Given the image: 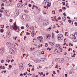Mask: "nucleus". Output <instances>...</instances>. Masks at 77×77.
Wrapping results in <instances>:
<instances>
[{
	"label": "nucleus",
	"mask_w": 77,
	"mask_h": 77,
	"mask_svg": "<svg viewBox=\"0 0 77 77\" xmlns=\"http://www.w3.org/2000/svg\"><path fill=\"white\" fill-rule=\"evenodd\" d=\"M19 14V9H17L15 10L14 13V15L15 17H17Z\"/></svg>",
	"instance_id": "f257e3e1"
},
{
	"label": "nucleus",
	"mask_w": 77,
	"mask_h": 77,
	"mask_svg": "<svg viewBox=\"0 0 77 77\" xmlns=\"http://www.w3.org/2000/svg\"><path fill=\"white\" fill-rule=\"evenodd\" d=\"M37 39H38L39 41H40L41 42H42V41H43V38L42 36H38L37 38Z\"/></svg>",
	"instance_id": "f03ea898"
},
{
	"label": "nucleus",
	"mask_w": 77,
	"mask_h": 77,
	"mask_svg": "<svg viewBox=\"0 0 77 77\" xmlns=\"http://www.w3.org/2000/svg\"><path fill=\"white\" fill-rule=\"evenodd\" d=\"M4 13L6 16H8V17H9L10 15L8 11H7L6 10H4Z\"/></svg>",
	"instance_id": "7ed1b4c3"
},
{
	"label": "nucleus",
	"mask_w": 77,
	"mask_h": 77,
	"mask_svg": "<svg viewBox=\"0 0 77 77\" xmlns=\"http://www.w3.org/2000/svg\"><path fill=\"white\" fill-rule=\"evenodd\" d=\"M13 29L14 30H17V26L16 25V22H15L14 23V26L13 27Z\"/></svg>",
	"instance_id": "20e7f679"
},
{
	"label": "nucleus",
	"mask_w": 77,
	"mask_h": 77,
	"mask_svg": "<svg viewBox=\"0 0 77 77\" xmlns=\"http://www.w3.org/2000/svg\"><path fill=\"white\" fill-rule=\"evenodd\" d=\"M58 36V39H59V40H61L62 38V35L61 34H59Z\"/></svg>",
	"instance_id": "39448f33"
},
{
	"label": "nucleus",
	"mask_w": 77,
	"mask_h": 77,
	"mask_svg": "<svg viewBox=\"0 0 77 77\" xmlns=\"http://www.w3.org/2000/svg\"><path fill=\"white\" fill-rule=\"evenodd\" d=\"M50 44L51 45V46H52L54 47H55V45H56L55 43L53 42H50Z\"/></svg>",
	"instance_id": "423d86ee"
},
{
	"label": "nucleus",
	"mask_w": 77,
	"mask_h": 77,
	"mask_svg": "<svg viewBox=\"0 0 77 77\" xmlns=\"http://www.w3.org/2000/svg\"><path fill=\"white\" fill-rule=\"evenodd\" d=\"M36 35V32H32L31 33V36L32 37L35 36Z\"/></svg>",
	"instance_id": "0eeeda50"
},
{
	"label": "nucleus",
	"mask_w": 77,
	"mask_h": 77,
	"mask_svg": "<svg viewBox=\"0 0 77 77\" xmlns=\"http://www.w3.org/2000/svg\"><path fill=\"white\" fill-rule=\"evenodd\" d=\"M50 37H51V35H50V34H48L46 35V38L47 39H49L50 38Z\"/></svg>",
	"instance_id": "6e6552de"
},
{
	"label": "nucleus",
	"mask_w": 77,
	"mask_h": 77,
	"mask_svg": "<svg viewBox=\"0 0 77 77\" xmlns=\"http://www.w3.org/2000/svg\"><path fill=\"white\" fill-rule=\"evenodd\" d=\"M19 68L20 70L21 71L23 69V64L20 65V66H19Z\"/></svg>",
	"instance_id": "1a4fd4ad"
},
{
	"label": "nucleus",
	"mask_w": 77,
	"mask_h": 77,
	"mask_svg": "<svg viewBox=\"0 0 77 77\" xmlns=\"http://www.w3.org/2000/svg\"><path fill=\"white\" fill-rule=\"evenodd\" d=\"M66 20V17H63L62 18V21H65Z\"/></svg>",
	"instance_id": "9d476101"
},
{
	"label": "nucleus",
	"mask_w": 77,
	"mask_h": 77,
	"mask_svg": "<svg viewBox=\"0 0 77 77\" xmlns=\"http://www.w3.org/2000/svg\"><path fill=\"white\" fill-rule=\"evenodd\" d=\"M26 17H27V15H26V14H23V16H22V18L23 19H25V18H26Z\"/></svg>",
	"instance_id": "9b49d317"
},
{
	"label": "nucleus",
	"mask_w": 77,
	"mask_h": 77,
	"mask_svg": "<svg viewBox=\"0 0 77 77\" xmlns=\"http://www.w3.org/2000/svg\"><path fill=\"white\" fill-rule=\"evenodd\" d=\"M6 44L8 46H11V43L10 42H7Z\"/></svg>",
	"instance_id": "f8f14e48"
},
{
	"label": "nucleus",
	"mask_w": 77,
	"mask_h": 77,
	"mask_svg": "<svg viewBox=\"0 0 77 77\" xmlns=\"http://www.w3.org/2000/svg\"><path fill=\"white\" fill-rule=\"evenodd\" d=\"M17 6L19 8H21V4L19 3L17 4Z\"/></svg>",
	"instance_id": "ddd939ff"
},
{
	"label": "nucleus",
	"mask_w": 77,
	"mask_h": 77,
	"mask_svg": "<svg viewBox=\"0 0 77 77\" xmlns=\"http://www.w3.org/2000/svg\"><path fill=\"white\" fill-rule=\"evenodd\" d=\"M25 48L24 47H23L22 48V50L23 52H24L25 51Z\"/></svg>",
	"instance_id": "4468645a"
},
{
	"label": "nucleus",
	"mask_w": 77,
	"mask_h": 77,
	"mask_svg": "<svg viewBox=\"0 0 77 77\" xmlns=\"http://www.w3.org/2000/svg\"><path fill=\"white\" fill-rule=\"evenodd\" d=\"M8 63H9V62H11V60H9V59H10V58H9V56L8 57Z\"/></svg>",
	"instance_id": "2eb2a0df"
},
{
	"label": "nucleus",
	"mask_w": 77,
	"mask_h": 77,
	"mask_svg": "<svg viewBox=\"0 0 77 77\" xmlns=\"http://www.w3.org/2000/svg\"><path fill=\"white\" fill-rule=\"evenodd\" d=\"M24 7H25V5L24 4H21V8H24Z\"/></svg>",
	"instance_id": "dca6fc26"
},
{
	"label": "nucleus",
	"mask_w": 77,
	"mask_h": 77,
	"mask_svg": "<svg viewBox=\"0 0 77 77\" xmlns=\"http://www.w3.org/2000/svg\"><path fill=\"white\" fill-rule=\"evenodd\" d=\"M48 22H47L45 21L43 23V24H45V25H47V23Z\"/></svg>",
	"instance_id": "f3484780"
},
{
	"label": "nucleus",
	"mask_w": 77,
	"mask_h": 77,
	"mask_svg": "<svg viewBox=\"0 0 77 77\" xmlns=\"http://www.w3.org/2000/svg\"><path fill=\"white\" fill-rule=\"evenodd\" d=\"M48 43H46L45 44V47H48Z\"/></svg>",
	"instance_id": "a211bd4d"
},
{
	"label": "nucleus",
	"mask_w": 77,
	"mask_h": 77,
	"mask_svg": "<svg viewBox=\"0 0 77 77\" xmlns=\"http://www.w3.org/2000/svg\"><path fill=\"white\" fill-rule=\"evenodd\" d=\"M33 49H35V48H31L30 49V50H31V51H33V50H33Z\"/></svg>",
	"instance_id": "6ab92c4d"
},
{
	"label": "nucleus",
	"mask_w": 77,
	"mask_h": 77,
	"mask_svg": "<svg viewBox=\"0 0 77 77\" xmlns=\"http://www.w3.org/2000/svg\"><path fill=\"white\" fill-rule=\"evenodd\" d=\"M0 32L1 33H3V32H4V29H1Z\"/></svg>",
	"instance_id": "aec40b11"
},
{
	"label": "nucleus",
	"mask_w": 77,
	"mask_h": 77,
	"mask_svg": "<svg viewBox=\"0 0 77 77\" xmlns=\"http://www.w3.org/2000/svg\"><path fill=\"white\" fill-rule=\"evenodd\" d=\"M54 52L55 54H56V53H57V51H54Z\"/></svg>",
	"instance_id": "412c9836"
},
{
	"label": "nucleus",
	"mask_w": 77,
	"mask_h": 77,
	"mask_svg": "<svg viewBox=\"0 0 77 77\" xmlns=\"http://www.w3.org/2000/svg\"><path fill=\"white\" fill-rule=\"evenodd\" d=\"M60 44H57L56 45V47H59V46H60Z\"/></svg>",
	"instance_id": "4be33fe9"
},
{
	"label": "nucleus",
	"mask_w": 77,
	"mask_h": 77,
	"mask_svg": "<svg viewBox=\"0 0 77 77\" xmlns=\"http://www.w3.org/2000/svg\"><path fill=\"white\" fill-rule=\"evenodd\" d=\"M68 21L69 23H71L72 22V21L71 20H68Z\"/></svg>",
	"instance_id": "5701e85b"
},
{
	"label": "nucleus",
	"mask_w": 77,
	"mask_h": 77,
	"mask_svg": "<svg viewBox=\"0 0 77 77\" xmlns=\"http://www.w3.org/2000/svg\"><path fill=\"white\" fill-rule=\"evenodd\" d=\"M43 61H47V59L45 58H44L43 59Z\"/></svg>",
	"instance_id": "b1692460"
},
{
	"label": "nucleus",
	"mask_w": 77,
	"mask_h": 77,
	"mask_svg": "<svg viewBox=\"0 0 77 77\" xmlns=\"http://www.w3.org/2000/svg\"><path fill=\"white\" fill-rule=\"evenodd\" d=\"M21 29H24V26H22L21 27Z\"/></svg>",
	"instance_id": "393cba45"
},
{
	"label": "nucleus",
	"mask_w": 77,
	"mask_h": 77,
	"mask_svg": "<svg viewBox=\"0 0 77 77\" xmlns=\"http://www.w3.org/2000/svg\"><path fill=\"white\" fill-rule=\"evenodd\" d=\"M5 6V5L4 3H3L2 4V5H1V7H3V6Z\"/></svg>",
	"instance_id": "a878e982"
},
{
	"label": "nucleus",
	"mask_w": 77,
	"mask_h": 77,
	"mask_svg": "<svg viewBox=\"0 0 77 77\" xmlns=\"http://www.w3.org/2000/svg\"><path fill=\"white\" fill-rule=\"evenodd\" d=\"M53 74H54V75H55L56 74V72L55 71H54L53 72Z\"/></svg>",
	"instance_id": "bb28decb"
},
{
	"label": "nucleus",
	"mask_w": 77,
	"mask_h": 77,
	"mask_svg": "<svg viewBox=\"0 0 77 77\" xmlns=\"http://www.w3.org/2000/svg\"><path fill=\"white\" fill-rule=\"evenodd\" d=\"M75 25V26H77V22H75L74 23Z\"/></svg>",
	"instance_id": "cd10ccee"
},
{
	"label": "nucleus",
	"mask_w": 77,
	"mask_h": 77,
	"mask_svg": "<svg viewBox=\"0 0 77 77\" xmlns=\"http://www.w3.org/2000/svg\"><path fill=\"white\" fill-rule=\"evenodd\" d=\"M47 6H48V7H50V6H51V5L48 4L47 5Z\"/></svg>",
	"instance_id": "c85d7f7f"
},
{
	"label": "nucleus",
	"mask_w": 77,
	"mask_h": 77,
	"mask_svg": "<svg viewBox=\"0 0 77 77\" xmlns=\"http://www.w3.org/2000/svg\"><path fill=\"white\" fill-rule=\"evenodd\" d=\"M63 10H64L66 9V8L65 7H63L62 8Z\"/></svg>",
	"instance_id": "c756f323"
},
{
	"label": "nucleus",
	"mask_w": 77,
	"mask_h": 77,
	"mask_svg": "<svg viewBox=\"0 0 77 77\" xmlns=\"http://www.w3.org/2000/svg\"><path fill=\"white\" fill-rule=\"evenodd\" d=\"M45 53L44 52V51H42L41 54H44Z\"/></svg>",
	"instance_id": "7c9ffc66"
},
{
	"label": "nucleus",
	"mask_w": 77,
	"mask_h": 77,
	"mask_svg": "<svg viewBox=\"0 0 77 77\" xmlns=\"http://www.w3.org/2000/svg\"><path fill=\"white\" fill-rule=\"evenodd\" d=\"M26 35H30V33H29V32H27Z\"/></svg>",
	"instance_id": "2f4dec72"
},
{
	"label": "nucleus",
	"mask_w": 77,
	"mask_h": 77,
	"mask_svg": "<svg viewBox=\"0 0 77 77\" xmlns=\"http://www.w3.org/2000/svg\"><path fill=\"white\" fill-rule=\"evenodd\" d=\"M4 62V60H2L1 61V62L2 63H3Z\"/></svg>",
	"instance_id": "473e14b6"
},
{
	"label": "nucleus",
	"mask_w": 77,
	"mask_h": 77,
	"mask_svg": "<svg viewBox=\"0 0 77 77\" xmlns=\"http://www.w3.org/2000/svg\"><path fill=\"white\" fill-rule=\"evenodd\" d=\"M9 68H11L12 67V66L11 65H10L9 66Z\"/></svg>",
	"instance_id": "72a5a7b5"
},
{
	"label": "nucleus",
	"mask_w": 77,
	"mask_h": 77,
	"mask_svg": "<svg viewBox=\"0 0 77 77\" xmlns=\"http://www.w3.org/2000/svg\"><path fill=\"white\" fill-rule=\"evenodd\" d=\"M15 48V49L17 47H16V45H14V47L13 48Z\"/></svg>",
	"instance_id": "f704fd0d"
},
{
	"label": "nucleus",
	"mask_w": 77,
	"mask_h": 77,
	"mask_svg": "<svg viewBox=\"0 0 77 77\" xmlns=\"http://www.w3.org/2000/svg\"><path fill=\"white\" fill-rule=\"evenodd\" d=\"M27 38L26 36H25L24 37V40H26V38Z\"/></svg>",
	"instance_id": "c9c22d12"
},
{
	"label": "nucleus",
	"mask_w": 77,
	"mask_h": 77,
	"mask_svg": "<svg viewBox=\"0 0 77 77\" xmlns=\"http://www.w3.org/2000/svg\"><path fill=\"white\" fill-rule=\"evenodd\" d=\"M54 35H52V39H53L54 38Z\"/></svg>",
	"instance_id": "e433bc0d"
},
{
	"label": "nucleus",
	"mask_w": 77,
	"mask_h": 77,
	"mask_svg": "<svg viewBox=\"0 0 77 77\" xmlns=\"http://www.w3.org/2000/svg\"><path fill=\"white\" fill-rule=\"evenodd\" d=\"M10 22L12 23V19H11L10 20Z\"/></svg>",
	"instance_id": "4c0bfd02"
},
{
	"label": "nucleus",
	"mask_w": 77,
	"mask_h": 77,
	"mask_svg": "<svg viewBox=\"0 0 77 77\" xmlns=\"http://www.w3.org/2000/svg\"><path fill=\"white\" fill-rule=\"evenodd\" d=\"M29 7H30V8L31 7H32V5H31V4H29Z\"/></svg>",
	"instance_id": "58836bf2"
},
{
	"label": "nucleus",
	"mask_w": 77,
	"mask_h": 77,
	"mask_svg": "<svg viewBox=\"0 0 77 77\" xmlns=\"http://www.w3.org/2000/svg\"><path fill=\"white\" fill-rule=\"evenodd\" d=\"M0 12H1L2 13H3V10L1 9L0 10Z\"/></svg>",
	"instance_id": "ea45409f"
},
{
	"label": "nucleus",
	"mask_w": 77,
	"mask_h": 77,
	"mask_svg": "<svg viewBox=\"0 0 77 77\" xmlns=\"http://www.w3.org/2000/svg\"><path fill=\"white\" fill-rule=\"evenodd\" d=\"M61 19V18L60 17H59L58 18V20H60Z\"/></svg>",
	"instance_id": "a19ab883"
},
{
	"label": "nucleus",
	"mask_w": 77,
	"mask_h": 77,
	"mask_svg": "<svg viewBox=\"0 0 77 77\" xmlns=\"http://www.w3.org/2000/svg\"><path fill=\"white\" fill-rule=\"evenodd\" d=\"M28 24H26V27H27V28H28V27H29V26H28Z\"/></svg>",
	"instance_id": "79ce46f5"
},
{
	"label": "nucleus",
	"mask_w": 77,
	"mask_h": 77,
	"mask_svg": "<svg viewBox=\"0 0 77 77\" xmlns=\"http://www.w3.org/2000/svg\"><path fill=\"white\" fill-rule=\"evenodd\" d=\"M63 15H64V16H66V14H65V12L63 13Z\"/></svg>",
	"instance_id": "37998d69"
},
{
	"label": "nucleus",
	"mask_w": 77,
	"mask_h": 77,
	"mask_svg": "<svg viewBox=\"0 0 77 77\" xmlns=\"http://www.w3.org/2000/svg\"><path fill=\"white\" fill-rule=\"evenodd\" d=\"M62 12V9H60L59 11V12Z\"/></svg>",
	"instance_id": "c03bdc74"
},
{
	"label": "nucleus",
	"mask_w": 77,
	"mask_h": 77,
	"mask_svg": "<svg viewBox=\"0 0 77 77\" xmlns=\"http://www.w3.org/2000/svg\"><path fill=\"white\" fill-rule=\"evenodd\" d=\"M27 71H28V72H30V70H28L29 69H27Z\"/></svg>",
	"instance_id": "a18cd8bd"
},
{
	"label": "nucleus",
	"mask_w": 77,
	"mask_h": 77,
	"mask_svg": "<svg viewBox=\"0 0 77 77\" xmlns=\"http://www.w3.org/2000/svg\"><path fill=\"white\" fill-rule=\"evenodd\" d=\"M32 71H35V69L33 67L32 69L31 70Z\"/></svg>",
	"instance_id": "49530a36"
},
{
	"label": "nucleus",
	"mask_w": 77,
	"mask_h": 77,
	"mask_svg": "<svg viewBox=\"0 0 77 77\" xmlns=\"http://www.w3.org/2000/svg\"><path fill=\"white\" fill-rule=\"evenodd\" d=\"M24 56H26V54H23V57H24Z\"/></svg>",
	"instance_id": "de8ad7c7"
},
{
	"label": "nucleus",
	"mask_w": 77,
	"mask_h": 77,
	"mask_svg": "<svg viewBox=\"0 0 77 77\" xmlns=\"http://www.w3.org/2000/svg\"><path fill=\"white\" fill-rule=\"evenodd\" d=\"M3 72H4V73H6V70H5V71L4 70Z\"/></svg>",
	"instance_id": "09e8293b"
},
{
	"label": "nucleus",
	"mask_w": 77,
	"mask_h": 77,
	"mask_svg": "<svg viewBox=\"0 0 77 77\" xmlns=\"http://www.w3.org/2000/svg\"><path fill=\"white\" fill-rule=\"evenodd\" d=\"M19 2H21V3H23V0H20V1H19Z\"/></svg>",
	"instance_id": "8fccbe9b"
},
{
	"label": "nucleus",
	"mask_w": 77,
	"mask_h": 77,
	"mask_svg": "<svg viewBox=\"0 0 77 77\" xmlns=\"http://www.w3.org/2000/svg\"><path fill=\"white\" fill-rule=\"evenodd\" d=\"M55 32L56 33H59V31H58V30H57V31H55Z\"/></svg>",
	"instance_id": "3c124183"
},
{
	"label": "nucleus",
	"mask_w": 77,
	"mask_h": 77,
	"mask_svg": "<svg viewBox=\"0 0 77 77\" xmlns=\"http://www.w3.org/2000/svg\"><path fill=\"white\" fill-rule=\"evenodd\" d=\"M47 3H48V4H50V5H51V2H47Z\"/></svg>",
	"instance_id": "603ef678"
},
{
	"label": "nucleus",
	"mask_w": 77,
	"mask_h": 77,
	"mask_svg": "<svg viewBox=\"0 0 77 77\" xmlns=\"http://www.w3.org/2000/svg\"><path fill=\"white\" fill-rule=\"evenodd\" d=\"M52 12H54V14H56V13H55V11H52Z\"/></svg>",
	"instance_id": "864d4df0"
},
{
	"label": "nucleus",
	"mask_w": 77,
	"mask_h": 77,
	"mask_svg": "<svg viewBox=\"0 0 77 77\" xmlns=\"http://www.w3.org/2000/svg\"><path fill=\"white\" fill-rule=\"evenodd\" d=\"M57 48H58L59 49L60 48V46H57Z\"/></svg>",
	"instance_id": "5fc2aeb1"
},
{
	"label": "nucleus",
	"mask_w": 77,
	"mask_h": 77,
	"mask_svg": "<svg viewBox=\"0 0 77 77\" xmlns=\"http://www.w3.org/2000/svg\"><path fill=\"white\" fill-rule=\"evenodd\" d=\"M49 29H50V30H51V27H50L49 28H48V30H49Z\"/></svg>",
	"instance_id": "6e6d98bb"
},
{
	"label": "nucleus",
	"mask_w": 77,
	"mask_h": 77,
	"mask_svg": "<svg viewBox=\"0 0 77 77\" xmlns=\"http://www.w3.org/2000/svg\"><path fill=\"white\" fill-rule=\"evenodd\" d=\"M67 74H65V77H67Z\"/></svg>",
	"instance_id": "4d7b16f0"
},
{
	"label": "nucleus",
	"mask_w": 77,
	"mask_h": 77,
	"mask_svg": "<svg viewBox=\"0 0 77 77\" xmlns=\"http://www.w3.org/2000/svg\"><path fill=\"white\" fill-rule=\"evenodd\" d=\"M23 76V74L22 73H21L20 75V76Z\"/></svg>",
	"instance_id": "13d9d810"
},
{
	"label": "nucleus",
	"mask_w": 77,
	"mask_h": 77,
	"mask_svg": "<svg viewBox=\"0 0 77 77\" xmlns=\"http://www.w3.org/2000/svg\"><path fill=\"white\" fill-rule=\"evenodd\" d=\"M65 54H64V55H66V54H67V53H66V52H65Z\"/></svg>",
	"instance_id": "bf43d9fd"
},
{
	"label": "nucleus",
	"mask_w": 77,
	"mask_h": 77,
	"mask_svg": "<svg viewBox=\"0 0 77 77\" xmlns=\"http://www.w3.org/2000/svg\"><path fill=\"white\" fill-rule=\"evenodd\" d=\"M71 36L72 37H71L72 38H73V37H74V35H72V36H70V37H71Z\"/></svg>",
	"instance_id": "052dcab7"
},
{
	"label": "nucleus",
	"mask_w": 77,
	"mask_h": 77,
	"mask_svg": "<svg viewBox=\"0 0 77 77\" xmlns=\"http://www.w3.org/2000/svg\"><path fill=\"white\" fill-rule=\"evenodd\" d=\"M12 47L13 48H14V45H13L12 44Z\"/></svg>",
	"instance_id": "680f3d73"
},
{
	"label": "nucleus",
	"mask_w": 77,
	"mask_h": 77,
	"mask_svg": "<svg viewBox=\"0 0 77 77\" xmlns=\"http://www.w3.org/2000/svg\"><path fill=\"white\" fill-rule=\"evenodd\" d=\"M4 9H5V8H4V7H2L1 8V9H2V10H4Z\"/></svg>",
	"instance_id": "e2e57ef3"
},
{
	"label": "nucleus",
	"mask_w": 77,
	"mask_h": 77,
	"mask_svg": "<svg viewBox=\"0 0 77 77\" xmlns=\"http://www.w3.org/2000/svg\"><path fill=\"white\" fill-rule=\"evenodd\" d=\"M13 61H14V60L13 59H12L11 60V62L12 63V62H13Z\"/></svg>",
	"instance_id": "0e129e2a"
},
{
	"label": "nucleus",
	"mask_w": 77,
	"mask_h": 77,
	"mask_svg": "<svg viewBox=\"0 0 77 77\" xmlns=\"http://www.w3.org/2000/svg\"><path fill=\"white\" fill-rule=\"evenodd\" d=\"M60 23H61V24H62V25H63V22H62L60 21Z\"/></svg>",
	"instance_id": "69168bd1"
},
{
	"label": "nucleus",
	"mask_w": 77,
	"mask_h": 77,
	"mask_svg": "<svg viewBox=\"0 0 77 77\" xmlns=\"http://www.w3.org/2000/svg\"><path fill=\"white\" fill-rule=\"evenodd\" d=\"M3 68H4V69H5V67L4 66H2Z\"/></svg>",
	"instance_id": "338daca9"
},
{
	"label": "nucleus",
	"mask_w": 77,
	"mask_h": 77,
	"mask_svg": "<svg viewBox=\"0 0 77 77\" xmlns=\"http://www.w3.org/2000/svg\"><path fill=\"white\" fill-rule=\"evenodd\" d=\"M48 74H49L48 72H47V73L46 74V75H48Z\"/></svg>",
	"instance_id": "774afa93"
}]
</instances>
